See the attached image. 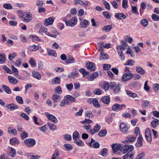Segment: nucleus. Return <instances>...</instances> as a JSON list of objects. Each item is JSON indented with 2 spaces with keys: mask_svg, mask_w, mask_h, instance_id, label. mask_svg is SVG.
Returning <instances> with one entry per match:
<instances>
[{
  "mask_svg": "<svg viewBox=\"0 0 159 159\" xmlns=\"http://www.w3.org/2000/svg\"><path fill=\"white\" fill-rule=\"evenodd\" d=\"M134 76V74L131 72L125 73L121 78V81L122 82H126L130 80Z\"/></svg>",
  "mask_w": 159,
  "mask_h": 159,
  "instance_id": "nucleus-1",
  "label": "nucleus"
},
{
  "mask_svg": "<svg viewBox=\"0 0 159 159\" xmlns=\"http://www.w3.org/2000/svg\"><path fill=\"white\" fill-rule=\"evenodd\" d=\"M63 20L67 26H74L77 23V18L75 17H74L69 21L66 19H64Z\"/></svg>",
  "mask_w": 159,
  "mask_h": 159,
  "instance_id": "nucleus-2",
  "label": "nucleus"
},
{
  "mask_svg": "<svg viewBox=\"0 0 159 159\" xmlns=\"http://www.w3.org/2000/svg\"><path fill=\"white\" fill-rule=\"evenodd\" d=\"M24 143L29 147H33L36 143L35 140L33 139H28L24 140L23 141Z\"/></svg>",
  "mask_w": 159,
  "mask_h": 159,
  "instance_id": "nucleus-3",
  "label": "nucleus"
},
{
  "mask_svg": "<svg viewBox=\"0 0 159 159\" xmlns=\"http://www.w3.org/2000/svg\"><path fill=\"white\" fill-rule=\"evenodd\" d=\"M134 149V147L132 145H125L123 146L121 149L122 150V152H123V153H124L126 152L129 153L133 151Z\"/></svg>",
  "mask_w": 159,
  "mask_h": 159,
  "instance_id": "nucleus-4",
  "label": "nucleus"
},
{
  "mask_svg": "<svg viewBox=\"0 0 159 159\" xmlns=\"http://www.w3.org/2000/svg\"><path fill=\"white\" fill-rule=\"evenodd\" d=\"M102 47H100V60H105L109 58V55L104 52V50L102 49Z\"/></svg>",
  "mask_w": 159,
  "mask_h": 159,
  "instance_id": "nucleus-5",
  "label": "nucleus"
},
{
  "mask_svg": "<svg viewBox=\"0 0 159 159\" xmlns=\"http://www.w3.org/2000/svg\"><path fill=\"white\" fill-rule=\"evenodd\" d=\"M145 135L146 139L148 142H151L152 140V137L151 135V132L150 129L147 128L145 131Z\"/></svg>",
  "mask_w": 159,
  "mask_h": 159,
  "instance_id": "nucleus-6",
  "label": "nucleus"
},
{
  "mask_svg": "<svg viewBox=\"0 0 159 159\" xmlns=\"http://www.w3.org/2000/svg\"><path fill=\"white\" fill-rule=\"evenodd\" d=\"M45 114L49 120L52 121L54 123H56L57 122V118L53 115L50 114L48 112H45Z\"/></svg>",
  "mask_w": 159,
  "mask_h": 159,
  "instance_id": "nucleus-7",
  "label": "nucleus"
},
{
  "mask_svg": "<svg viewBox=\"0 0 159 159\" xmlns=\"http://www.w3.org/2000/svg\"><path fill=\"white\" fill-rule=\"evenodd\" d=\"M33 16L31 14H26L25 15V17L22 18V20L25 23L30 22L32 19Z\"/></svg>",
  "mask_w": 159,
  "mask_h": 159,
  "instance_id": "nucleus-8",
  "label": "nucleus"
},
{
  "mask_svg": "<svg viewBox=\"0 0 159 159\" xmlns=\"http://www.w3.org/2000/svg\"><path fill=\"white\" fill-rule=\"evenodd\" d=\"M79 74L78 70L77 69H75L74 71L69 74L67 75V77L69 79H74Z\"/></svg>",
  "mask_w": 159,
  "mask_h": 159,
  "instance_id": "nucleus-9",
  "label": "nucleus"
},
{
  "mask_svg": "<svg viewBox=\"0 0 159 159\" xmlns=\"http://www.w3.org/2000/svg\"><path fill=\"white\" fill-rule=\"evenodd\" d=\"M122 148V147L121 144H120L117 145L116 144L112 145V148L114 153H116L118 150H120L122 152V150L121 149Z\"/></svg>",
  "mask_w": 159,
  "mask_h": 159,
  "instance_id": "nucleus-10",
  "label": "nucleus"
},
{
  "mask_svg": "<svg viewBox=\"0 0 159 159\" xmlns=\"http://www.w3.org/2000/svg\"><path fill=\"white\" fill-rule=\"evenodd\" d=\"M86 66L87 69L90 71H93L95 70L96 66L93 62H88L86 64Z\"/></svg>",
  "mask_w": 159,
  "mask_h": 159,
  "instance_id": "nucleus-11",
  "label": "nucleus"
},
{
  "mask_svg": "<svg viewBox=\"0 0 159 159\" xmlns=\"http://www.w3.org/2000/svg\"><path fill=\"white\" fill-rule=\"evenodd\" d=\"M54 18L53 17H51L48 19H45L44 21V25L47 26L49 25H52L54 21Z\"/></svg>",
  "mask_w": 159,
  "mask_h": 159,
  "instance_id": "nucleus-12",
  "label": "nucleus"
},
{
  "mask_svg": "<svg viewBox=\"0 0 159 159\" xmlns=\"http://www.w3.org/2000/svg\"><path fill=\"white\" fill-rule=\"evenodd\" d=\"M123 107L125 108L126 106L124 104L120 105L118 104H115L112 106V109L114 111H116L117 110H120L122 109V108Z\"/></svg>",
  "mask_w": 159,
  "mask_h": 159,
  "instance_id": "nucleus-13",
  "label": "nucleus"
},
{
  "mask_svg": "<svg viewBox=\"0 0 159 159\" xmlns=\"http://www.w3.org/2000/svg\"><path fill=\"white\" fill-rule=\"evenodd\" d=\"M143 138L142 136L140 135L137 139V141L135 144L136 146L137 147H141L143 146Z\"/></svg>",
  "mask_w": 159,
  "mask_h": 159,
  "instance_id": "nucleus-14",
  "label": "nucleus"
},
{
  "mask_svg": "<svg viewBox=\"0 0 159 159\" xmlns=\"http://www.w3.org/2000/svg\"><path fill=\"white\" fill-rule=\"evenodd\" d=\"M121 131L124 133L126 132L128 129L127 125L124 123H121L120 125Z\"/></svg>",
  "mask_w": 159,
  "mask_h": 159,
  "instance_id": "nucleus-15",
  "label": "nucleus"
},
{
  "mask_svg": "<svg viewBox=\"0 0 159 159\" xmlns=\"http://www.w3.org/2000/svg\"><path fill=\"white\" fill-rule=\"evenodd\" d=\"M80 20V25L82 28H86L89 23V22L86 20L81 19Z\"/></svg>",
  "mask_w": 159,
  "mask_h": 159,
  "instance_id": "nucleus-16",
  "label": "nucleus"
},
{
  "mask_svg": "<svg viewBox=\"0 0 159 159\" xmlns=\"http://www.w3.org/2000/svg\"><path fill=\"white\" fill-rule=\"evenodd\" d=\"M62 96L54 94L52 95V99L54 102H58L62 99Z\"/></svg>",
  "mask_w": 159,
  "mask_h": 159,
  "instance_id": "nucleus-17",
  "label": "nucleus"
},
{
  "mask_svg": "<svg viewBox=\"0 0 159 159\" xmlns=\"http://www.w3.org/2000/svg\"><path fill=\"white\" fill-rule=\"evenodd\" d=\"M134 153H128L125 154L123 157V159H133L134 157Z\"/></svg>",
  "mask_w": 159,
  "mask_h": 159,
  "instance_id": "nucleus-18",
  "label": "nucleus"
},
{
  "mask_svg": "<svg viewBox=\"0 0 159 159\" xmlns=\"http://www.w3.org/2000/svg\"><path fill=\"white\" fill-rule=\"evenodd\" d=\"M75 5L77 3L83 6H87L88 4V2L86 1H82V0H75Z\"/></svg>",
  "mask_w": 159,
  "mask_h": 159,
  "instance_id": "nucleus-19",
  "label": "nucleus"
},
{
  "mask_svg": "<svg viewBox=\"0 0 159 159\" xmlns=\"http://www.w3.org/2000/svg\"><path fill=\"white\" fill-rule=\"evenodd\" d=\"M6 107H7V109H10L11 111H13L18 108L17 106L14 103L7 105L6 106Z\"/></svg>",
  "mask_w": 159,
  "mask_h": 159,
  "instance_id": "nucleus-20",
  "label": "nucleus"
},
{
  "mask_svg": "<svg viewBox=\"0 0 159 159\" xmlns=\"http://www.w3.org/2000/svg\"><path fill=\"white\" fill-rule=\"evenodd\" d=\"M115 16L119 20H121L122 19H125L126 18V16L122 13H116L115 14Z\"/></svg>",
  "mask_w": 159,
  "mask_h": 159,
  "instance_id": "nucleus-21",
  "label": "nucleus"
},
{
  "mask_svg": "<svg viewBox=\"0 0 159 159\" xmlns=\"http://www.w3.org/2000/svg\"><path fill=\"white\" fill-rule=\"evenodd\" d=\"M98 73L94 72L92 74L89 76L88 77V80L89 81H93L97 76H98Z\"/></svg>",
  "mask_w": 159,
  "mask_h": 159,
  "instance_id": "nucleus-22",
  "label": "nucleus"
},
{
  "mask_svg": "<svg viewBox=\"0 0 159 159\" xmlns=\"http://www.w3.org/2000/svg\"><path fill=\"white\" fill-rule=\"evenodd\" d=\"M10 142L11 144L14 145H18L19 143V140L16 138H13L10 139Z\"/></svg>",
  "mask_w": 159,
  "mask_h": 159,
  "instance_id": "nucleus-23",
  "label": "nucleus"
},
{
  "mask_svg": "<svg viewBox=\"0 0 159 159\" xmlns=\"http://www.w3.org/2000/svg\"><path fill=\"white\" fill-rule=\"evenodd\" d=\"M136 70L137 73L142 75H143L145 73V71L143 68L139 66L136 67Z\"/></svg>",
  "mask_w": 159,
  "mask_h": 159,
  "instance_id": "nucleus-24",
  "label": "nucleus"
},
{
  "mask_svg": "<svg viewBox=\"0 0 159 159\" xmlns=\"http://www.w3.org/2000/svg\"><path fill=\"white\" fill-rule=\"evenodd\" d=\"M101 100L104 103L108 104L110 102V98L107 96H105L103 97Z\"/></svg>",
  "mask_w": 159,
  "mask_h": 159,
  "instance_id": "nucleus-25",
  "label": "nucleus"
},
{
  "mask_svg": "<svg viewBox=\"0 0 159 159\" xmlns=\"http://www.w3.org/2000/svg\"><path fill=\"white\" fill-rule=\"evenodd\" d=\"M8 132L9 134L11 133L12 134L15 135H17V131L14 128L9 127L8 128Z\"/></svg>",
  "mask_w": 159,
  "mask_h": 159,
  "instance_id": "nucleus-26",
  "label": "nucleus"
},
{
  "mask_svg": "<svg viewBox=\"0 0 159 159\" xmlns=\"http://www.w3.org/2000/svg\"><path fill=\"white\" fill-rule=\"evenodd\" d=\"M28 48L30 51H34L38 50L39 49V47L37 45H33L29 46Z\"/></svg>",
  "mask_w": 159,
  "mask_h": 159,
  "instance_id": "nucleus-27",
  "label": "nucleus"
},
{
  "mask_svg": "<svg viewBox=\"0 0 159 159\" xmlns=\"http://www.w3.org/2000/svg\"><path fill=\"white\" fill-rule=\"evenodd\" d=\"M65 100H66L67 101L68 100L72 102H75L76 101L75 99L73 97L70 95H67L65 97Z\"/></svg>",
  "mask_w": 159,
  "mask_h": 159,
  "instance_id": "nucleus-28",
  "label": "nucleus"
},
{
  "mask_svg": "<svg viewBox=\"0 0 159 159\" xmlns=\"http://www.w3.org/2000/svg\"><path fill=\"white\" fill-rule=\"evenodd\" d=\"M8 79L10 82L11 84H16L17 83L18 81L17 79L13 77L9 76Z\"/></svg>",
  "mask_w": 159,
  "mask_h": 159,
  "instance_id": "nucleus-29",
  "label": "nucleus"
},
{
  "mask_svg": "<svg viewBox=\"0 0 159 159\" xmlns=\"http://www.w3.org/2000/svg\"><path fill=\"white\" fill-rule=\"evenodd\" d=\"M2 87L3 89L7 93L9 94L11 93V90L8 86L4 85H2Z\"/></svg>",
  "mask_w": 159,
  "mask_h": 159,
  "instance_id": "nucleus-30",
  "label": "nucleus"
},
{
  "mask_svg": "<svg viewBox=\"0 0 159 159\" xmlns=\"http://www.w3.org/2000/svg\"><path fill=\"white\" fill-rule=\"evenodd\" d=\"M112 28V26L111 25H107L104 26L102 28V30L106 32H109Z\"/></svg>",
  "mask_w": 159,
  "mask_h": 159,
  "instance_id": "nucleus-31",
  "label": "nucleus"
},
{
  "mask_svg": "<svg viewBox=\"0 0 159 159\" xmlns=\"http://www.w3.org/2000/svg\"><path fill=\"white\" fill-rule=\"evenodd\" d=\"M99 125L98 124H97L93 129L90 130V133L92 134H93L94 133L98 132L99 130Z\"/></svg>",
  "mask_w": 159,
  "mask_h": 159,
  "instance_id": "nucleus-32",
  "label": "nucleus"
},
{
  "mask_svg": "<svg viewBox=\"0 0 159 159\" xmlns=\"http://www.w3.org/2000/svg\"><path fill=\"white\" fill-rule=\"evenodd\" d=\"M151 105L150 102L147 100H143V101L142 106L145 108L149 107Z\"/></svg>",
  "mask_w": 159,
  "mask_h": 159,
  "instance_id": "nucleus-33",
  "label": "nucleus"
},
{
  "mask_svg": "<svg viewBox=\"0 0 159 159\" xmlns=\"http://www.w3.org/2000/svg\"><path fill=\"white\" fill-rule=\"evenodd\" d=\"M33 77L38 80H40L41 78V75L37 71H34L32 73Z\"/></svg>",
  "mask_w": 159,
  "mask_h": 159,
  "instance_id": "nucleus-34",
  "label": "nucleus"
},
{
  "mask_svg": "<svg viewBox=\"0 0 159 159\" xmlns=\"http://www.w3.org/2000/svg\"><path fill=\"white\" fill-rule=\"evenodd\" d=\"M47 51L48 54L50 56H52L55 57H57V53L54 50L52 49H48Z\"/></svg>",
  "mask_w": 159,
  "mask_h": 159,
  "instance_id": "nucleus-35",
  "label": "nucleus"
},
{
  "mask_svg": "<svg viewBox=\"0 0 159 159\" xmlns=\"http://www.w3.org/2000/svg\"><path fill=\"white\" fill-rule=\"evenodd\" d=\"M61 82V80L58 77H56L54 78L52 83L53 84H60Z\"/></svg>",
  "mask_w": 159,
  "mask_h": 159,
  "instance_id": "nucleus-36",
  "label": "nucleus"
},
{
  "mask_svg": "<svg viewBox=\"0 0 159 159\" xmlns=\"http://www.w3.org/2000/svg\"><path fill=\"white\" fill-rule=\"evenodd\" d=\"M159 120L157 119H154L151 122L152 126L154 128H156L158 124Z\"/></svg>",
  "mask_w": 159,
  "mask_h": 159,
  "instance_id": "nucleus-37",
  "label": "nucleus"
},
{
  "mask_svg": "<svg viewBox=\"0 0 159 159\" xmlns=\"http://www.w3.org/2000/svg\"><path fill=\"white\" fill-rule=\"evenodd\" d=\"M48 31V30L45 27H43L39 29V32L43 35V34H46Z\"/></svg>",
  "mask_w": 159,
  "mask_h": 159,
  "instance_id": "nucleus-38",
  "label": "nucleus"
},
{
  "mask_svg": "<svg viewBox=\"0 0 159 159\" xmlns=\"http://www.w3.org/2000/svg\"><path fill=\"white\" fill-rule=\"evenodd\" d=\"M126 92L127 95L133 98H136L138 96L137 94L135 93H132L129 90H126Z\"/></svg>",
  "mask_w": 159,
  "mask_h": 159,
  "instance_id": "nucleus-39",
  "label": "nucleus"
},
{
  "mask_svg": "<svg viewBox=\"0 0 159 159\" xmlns=\"http://www.w3.org/2000/svg\"><path fill=\"white\" fill-rule=\"evenodd\" d=\"M64 147L66 150L68 151H70L73 149L72 146L71 144L68 143L65 144L64 145Z\"/></svg>",
  "mask_w": 159,
  "mask_h": 159,
  "instance_id": "nucleus-40",
  "label": "nucleus"
},
{
  "mask_svg": "<svg viewBox=\"0 0 159 159\" xmlns=\"http://www.w3.org/2000/svg\"><path fill=\"white\" fill-rule=\"evenodd\" d=\"M128 140L127 141L128 143H132L134 142L136 138L135 137L133 136H129L127 137Z\"/></svg>",
  "mask_w": 159,
  "mask_h": 159,
  "instance_id": "nucleus-41",
  "label": "nucleus"
},
{
  "mask_svg": "<svg viewBox=\"0 0 159 159\" xmlns=\"http://www.w3.org/2000/svg\"><path fill=\"white\" fill-rule=\"evenodd\" d=\"M66 63L67 64L73 63L75 62L74 58L71 56H69L68 57L67 60H66Z\"/></svg>",
  "mask_w": 159,
  "mask_h": 159,
  "instance_id": "nucleus-42",
  "label": "nucleus"
},
{
  "mask_svg": "<svg viewBox=\"0 0 159 159\" xmlns=\"http://www.w3.org/2000/svg\"><path fill=\"white\" fill-rule=\"evenodd\" d=\"M107 152L108 149L104 148L102 150L100 154L104 157H106L107 155Z\"/></svg>",
  "mask_w": 159,
  "mask_h": 159,
  "instance_id": "nucleus-43",
  "label": "nucleus"
},
{
  "mask_svg": "<svg viewBox=\"0 0 159 159\" xmlns=\"http://www.w3.org/2000/svg\"><path fill=\"white\" fill-rule=\"evenodd\" d=\"M6 61V57L4 54L0 53V64H2Z\"/></svg>",
  "mask_w": 159,
  "mask_h": 159,
  "instance_id": "nucleus-44",
  "label": "nucleus"
},
{
  "mask_svg": "<svg viewBox=\"0 0 159 159\" xmlns=\"http://www.w3.org/2000/svg\"><path fill=\"white\" fill-rule=\"evenodd\" d=\"M17 56L16 52H13L10 53L8 55V59L10 61H11Z\"/></svg>",
  "mask_w": 159,
  "mask_h": 159,
  "instance_id": "nucleus-45",
  "label": "nucleus"
},
{
  "mask_svg": "<svg viewBox=\"0 0 159 159\" xmlns=\"http://www.w3.org/2000/svg\"><path fill=\"white\" fill-rule=\"evenodd\" d=\"M74 143H76L79 146H82L84 144L83 142L81 140L77 139L74 141Z\"/></svg>",
  "mask_w": 159,
  "mask_h": 159,
  "instance_id": "nucleus-46",
  "label": "nucleus"
},
{
  "mask_svg": "<svg viewBox=\"0 0 159 159\" xmlns=\"http://www.w3.org/2000/svg\"><path fill=\"white\" fill-rule=\"evenodd\" d=\"M79 133L77 131H75L73 133V139L74 141L76 140L77 139L79 138Z\"/></svg>",
  "mask_w": 159,
  "mask_h": 159,
  "instance_id": "nucleus-47",
  "label": "nucleus"
},
{
  "mask_svg": "<svg viewBox=\"0 0 159 159\" xmlns=\"http://www.w3.org/2000/svg\"><path fill=\"white\" fill-rule=\"evenodd\" d=\"M48 124L51 130H55L56 129V126L54 124L49 122L48 123Z\"/></svg>",
  "mask_w": 159,
  "mask_h": 159,
  "instance_id": "nucleus-48",
  "label": "nucleus"
},
{
  "mask_svg": "<svg viewBox=\"0 0 159 159\" xmlns=\"http://www.w3.org/2000/svg\"><path fill=\"white\" fill-rule=\"evenodd\" d=\"M3 7L4 8L7 9H12V7L11 5L9 3L3 4Z\"/></svg>",
  "mask_w": 159,
  "mask_h": 159,
  "instance_id": "nucleus-49",
  "label": "nucleus"
},
{
  "mask_svg": "<svg viewBox=\"0 0 159 159\" xmlns=\"http://www.w3.org/2000/svg\"><path fill=\"white\" fill-rule=\"evenodd\" d=\"M122 6L123 8L125 9L128 7V1L127 0H123Z\"/></svg>",
  "mask_w": 159,
  "mask_h": 159,
  "instance_id": "nucleus-50",
  "label": "nucleus"
},
{
  "mask_svg": "<svg viewBox=\"0 0 159 159\" xmlns=\"http://www.w3.org/2000/svg\"><path fill=\"white\" fill-rule=\"evenodd\" d=\"M11 67L12 70V73H13L15 76L17 75L19 73V72L17 69L15 68L13 65H11Z\"/></svg>",
  "mask_w": 159,
  "mask_h": 159,
  "instance_id": "nucleus-51",
  "label": "nucleus"
},
{
  "mask_svg": "<svg viewBox=\"0 0 159 159\" xmlns=\"http://www.w3.org/2000/svg\"><path fill=\"white\" fill-rule=\"evenodd\" d=\"M67 104L69 105L70 102L68 101H67L66 100H65V97H64V99L62 100L60 102V105L61 106H64L65 104Z\"/></svg>",
  "mask_w": 159,
  "mask_h": 159,
  "instance_id": "nucleus-52",
  "label": "nucleus"
},
{
  "mask_svg": "<svg viewBox=\"0 0 159 159\" xmlns=\"http://www.w3.org/2000/svg\"><path fill=\"white\" fill-rule=\"evenodd\" d=\"M152 18L154 21L159 20V16L155 14H153L152 15Z\"/></svg>",
  "mask_w": 159,
  "mask_h": 159,
  "instance_id": "nucleus-53",
  "label": "nucleus"
},
{
  "mask_svg": "<svg viewBox=\"0 0 159 159\" xmlns=\"http://www.w3.org/2000/svg\"><path fill=\"white\" fill-rule=\"evenodd\" d=\"M103 89L105 91L108 90L110 87L109 84L108 83H105L103 85Z\"/></svg>",
  "mask_w": 159,
  "mask_h": 159,
  "instance_id": "nucleus-54",
  "label": "nucleus"
},
{
  "mask_svg": "<svg viewBox=\"0 0 159 159\" xmlns=\"http://www.w3.org/2000/svg\"><path fill=\"white\" fill-rule=\"evenodd\" d=\"M103 1L106 8L108 10H109L110 9V7L109 3L104 0H103Z\"/></svg>",
  "mask_w": 159,
  "mask_h": 159,
  "instance_id": "nucleus-55",
  "label": "nucleus"
},
{
  "mask_svg": "<svg viewBox=\"0 0 159 159\" xmlns=\"http://www.w3.org/2000/svg\"><path fill=\"white\" fill-rule=\"evenodd\" d=\"M16 99L20 104H23V100L21 97L17 96L16 97Z\"/></svg>",
  "mask_w": 159,
  "mask_h": 159,
  "instance_id": "nucleus-56",
  "label": "nucleus"
},
{
  "mask_svg": "<svg viewBox=\"0 0 159 159\" xmlns=\"http://www.w3.org/2000/svg\"><path fill=\"white\" fill-rule=\"evenodd\" d=\"M134 61H132L131 59H129L127 60V61L126 63V64L125 65H129L130 66H133L134 65Z\"/></svg>",
  "mask_w": 159,
  "mask_h": 159,
  "instance_id": "nucleus-57",
  "label": "nucleus"
},
{
  "mask_svg": "<svg viewBox=\"0 0 159 159\" xmlns=\"http://www.w3.org/2000/svg\"><path fill=\"white\" fill-rule=\"evenodd\" d=\"M92 103L93 105L95 107H98L99 103L98 100L96 98H94L92 100Z\"/></svg>",
  "mask_w": 159,
  "mask_h": 159,
  "instance_id": "nucleus-58",
  "label": "nucleus"
},
{
  "mask_svg": "<svg viewBox=\"0 0 159 159\" xmlns=\"http://www.w3.org/2000/svg\"><path fill=\"white\" fill-rule=\"evenodd\" d=\"M59 156V152L58 151H55V152L53 154L52 157V159H57Z\"/></svg>",
  "mask_w": 159,
  "mask_h": 159,
  "instance_id": "nucleus-59",
  "label": "nucleus"
},
{
  "mask_svg": "<svg viewBox=\"0 0 159 159\" xmlns=\"http://www.w3.org/2000/svg\"><path fill=\"white\" fill-rule=\"evenodd\" d=\"M66 86L68 90L69 91H71L73 88V85L72 83L69 84H66Z\"/></svg>",
  "mask_w": 159,
  "mask_h": 159,
  "instance_id": "nucleus-60",
  "label": "nucleus"
},
{
  "mask_svg": "<svg viewBox=\"0 0 159 159\" xmlns=\"http://www.w3.org/2000/svg\"><path fill=\"white\" fill-rule=\"evenodd\" d=\"M111 67L110 65L107 64H104L103 65V69L105 70H109Z\"/></svg>",
  "mask_w": 159,
  "mask_h": 159,
  "instance_id": "nucleus-61",
  "label": "nucleus"
},
{
  "mask_svg": "<svg viewBox=\"0 0 159 159\" xmlns=\"http://www.w3.org/2000/svg\"><path fill=\"white\" fill-rule=\"evenodd\" d=\"M3 69L5 70L7 72L10 74H12V72L9 68L7 67V66L5 65L3 67Z\"/></svg>",
  "mask_w": 159,
  "mask_h": 159,
  "instance_id": "nucleus-62",
  "label": "nucleus"
},
{
  "mask_svg": "<svg viewBox=\"0 0 159 159\" xmlns=\"http://www.w3.org/2000/svg\"><path fill=\"white\" fill-rule=\"evenodd\" d=\"M21 138L22 139H24L28 137V134L26 132H23L20 134Z\"/></svg>",
  "mask_w": 159,
  "mask_h": 159,
  "instance_id": "nucleus-63",
  "label": "nucleus"
},
{
  "mask_svg": "<svg viewBox=\"0 0 159 159\" xmlns=\"http://www.w3.org/2000/svg\"><path fill=\"white\" fill-rule=\"evenodd\" d=\"M55 90V92L58 94H61L62 92V90L60 86H58Z\"/></svg>",
  "mask_w": 159,
  "mask_h": 159,
  "instance_id": "nucleus-64",
  "label": "nucleus"
}]
</instances>
